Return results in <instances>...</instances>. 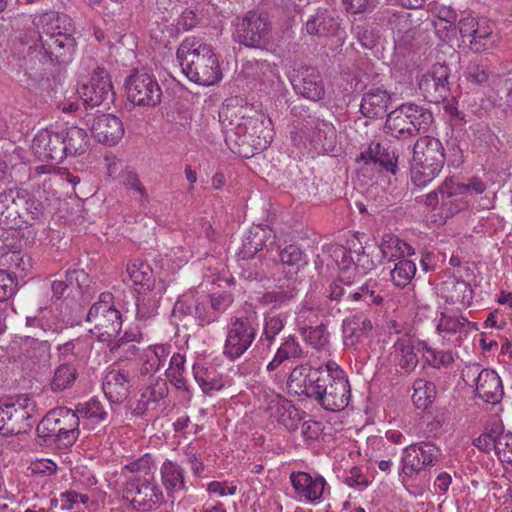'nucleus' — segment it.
Returning <instances> with one entry per match:
<instances>
[{"label": "nucleus", "mask_w": 512, "mask_h": 512, "mask_svg": "<svg viewBox=\"0 0 512 512\" xmlns=\"http://www.w3.org/2000/svg\"><path fill=\"white\" fill-rule=\"evenodd\" d=\"M288 385L295 393L314 399L331 412L342 411L351 399L347 374L335 362H328L318 369L298 366L290 373Z\"/></svg>", "instance_id": "obj_1"}, {"label": "nucleus", "mask_w": 512, "mask_h": 512, "mask_svg": "<svg viewBox=\"0 0 512 512\" xmlns=\"http://www.w3.org/2000/svg\"><path fill=\"white\" fill-rule=\"evenodd\" d=\"M35 24L39 28L40 44L29 48L31 58H38L43 64L70 62L76 45L70 17L50 11L39 16Z\"/></svg>", "instance_id": "obj_2"}, {"label": "nucleus", "mask_w": 512, "mask_h": 512, "mask_svg": "<svg viewBox=\"0 0 512 512\" xmlns=\"http://www.w3.org/2000/svg\"><path fill=\"white\" fill-rule=\"evenodd\" d=\"M176 59L184 75L196 84L210 86L222 78L217 55L212 46L200 38H185L177 49Z\"/></svg>", "instance_id": "obj_3"}, {"label": "nucleus", "mask_w": 512, "mask_h": 512, "mask_svg": "<svg viewBox=\"0 0 512 512\" xmlns=\"http://www.w3.org/2000/svg\"><path fill=\"white\" fill-rule=\"evenodd\" d=\"M445 154L439 139L425 136L419 138L413 146L411 159V181L423 188L431 183L441 172Z\"/></svg>", "instance_id": "obj_4"}, {"label": "nucleus", "mask_w": 512, "mask_h": 512, "mask_svg": "<svg viewBox=\"0 0 512 512\" xmlns=\"http://www.w3.org/2000/svg\"><path fill=\"white\" fill-rule=\"evenodd\" d=\"M258 330L259 319L255 311L230 316L225 327L223 355L230 361L239 359L252 346Z\"/></svg>", "instance_id": "obj_5"}, {"label": "nucleus", "mask_w": 512, "mask_h": 512, "mask_svg": "<svg viewBox=\"0 0 512 512\" xmlns=\"http://www.w3.org/2000/svg\"><path fill=\"white\" fill-rule=\"evenodd\" d=\"M79 414L77 411L57 407L50 410L37 426V433L41 437L50 438L59 444L69 447L78 439Z\"/></svg>", "instance_id": "obj_6"}, {"label": "nucleus", "mask_w": 512, "mask_h": 512, "mask_svg": "<svg viewBox=\"0 0 512 512\" xmlns=\"http://www.w3.org/2000/svg\"><path fill=\"white\" fill-rule=\"evenodd\" d=\"M87 322L93 325L89 331L100 342H109L118 335L122 328V316L114 304V296L103 292L89 309Z\"/></svg>", "instance_id": "obj_7"}, {"label": "nucleus", "mask_w": 512, "mask_h": 512, "mask_svg": "<svg viewBox=\"0 0 512 512\" xmlns=\"http://www.w3.org/2000/svg\"><path fill=\"white\" fill-rule=\"evenodd\" d=\"M291 140L298 148L307 144L321 152H332L336 144V129L334 125L316 116H309L290 132Z\"/></svg>", "instance_id": "obj_8"}, {"label": "nucleus", "mask_w": 512, "mask_h": 512, "mask_svg": "<svg viewBox=\"0 0 512 512\" xmlns=\"http://www.w3.org/2000/svg\"><path fill=\"white\" fill-rule=\"evenodd\" d=\"M233 39L247 48L262 49L269 44L271 22L268 17L256 11H248L237 17L233 23Z\"/></svg>", "instance_id": "obj_9"}, {"label": "nucleus", "mask_w": 512, "mask_h": 512, "mask_svg": "<svg viewBox=\"0 0 512 512\" xmlns=\"http://www.w3.org/2000/svg\"><path fill=\"white\" fill-rule=\"evenodd\" d=\"M35 403L27 395L9 398L0 404V434L13 436L28 431L32 427V413Z\"/></svg>", "instance_id": "obj_10"}, {"label": "nucleus", "mask_w": 512, "mask_h": 512, "mask_svg": "<svg viewBox=\"0 0 512 512\" xmlns=\"http://www.w3.org/2000/svg\"><path fill=\"white\" fill-rule=\"evenodd\" d=\"M440 455V449L432 442L410 444L402 450L400 474L413 477L434 466Z\"/></svg>", "instance_id": "obj_11"}, {"label": "nucleus", "mask_w": 512, "mask_h": 512, "mask_svg": "<svg viewBox=\"0 0 512 512\" xmlns=\"http://www.w3.org/2000/svg\"><path fill=\"white\" fill-rule=\"evenodd\" d=\"M128 99L138 106L154 107L161 101L162 90L156 78L148 73L135 71L126 80Z\"/></svg>", "instance_id": "obj_12"}, {"label": "nucleus", "mask_w": 512, "mask_h": 512, "mask_svg": "<svg viewBox=\"0 0 512 512\" xmlns=\"http://www.w3.org/2000/svg\"><path fill=\"white\" fill-rule=\"evenodd\" d=\"M78 93L87 107L109 105L115 96L109 74L102 67L94 69L90 79L81 85Z\"/></svg>", "instance_id": "obj_13"}, {"label": "nucleus", "mask_w": 512, "mask_h": 512, "mask_svg": "<svg viewBox=\"0 0 512 512\" xmlns=\"http://www.w3.org/2000/svg\"><path fill=\"white\" fill-rule=\"evenodd\" d=\"M289 481L298 500L313 505L321 503L330 489L325 478L318 473L293 471L289 475Z\"/></svg>", "instance_id": "obj_14"}, {"label": "nucleus", "mask_w": 512, "mask_h": 512, "mask_svg": "<svg viewBox=\"0 0 512 512\" xmlns=\"http://www.w3.org/2000/svg\"><path fill=\"white\" fill-rule=\"evenodd\" d=\"M123 493L124 498L130 500L134 507H138L143 512L157 508L164 501L163 493L156 484L137 478L127 481Z\"/></svg>", "instance_id": "obj_15"}, {"label": "nucleus", "mask_w": 512, "mask_h": 512, "mask_svg": "<svg viewBox=\"0 0 512 512\" xmlns=\"http://www.w3.org/2000/svg\"><path fill=\"white\" fill-rule=\"evenodd\" d=\"M478 325L461 314L441 312L436 319V332L443 339L460 344Z\"/></svg>", "instance_id": "obj_16"}, {"label": "nucleus", "mask_w": 512, "mask_h": 512, "mask_svg": "<svg viewBox=\"0 0 512 512\" xmlns=\"http://www.w3.org/2000/svg\"><path fill=\"white\" fill-rule=\"evenodd\" d=\"M290 81L296 94L311 101H320L324 98L325 88L323 79L314 67L301 66L294 69Z\"/></svg>", "instance_id": "obj_17"}, {"label": "nucleus", "mask_w": 512, "mask_h": 512, "mask_svg": "<svg viewBox=\"0 0 512 512\" xmlns=\"http://www.w3.org/2000/svg\"><path fill=\"white\" fill-rule=\"evenodd\" d=\"M23 190L7 189L0 192V227L2 229L21 228L29 221L21 211Z\"/></svg>", "instance_id": "obj_18"}, {"label": "nucleus", "mask_w": 512, "mask_h": 512, "mask_svg": "<svg viewBox=\"0 0 512 512\" xmlns=\"http://www.w3.org/2000/svg\"><path fill=\"white\" fill-rule=\"evenodd\" d=\"M467 374L476 376L475 391L478 398L486 403L497 404L504 395L503 384L500 376L492 369H480L479 365L469 368Z\"/></svg>", "instance_id": "obj_19"}, {"label": "nucleus", "mask_w": 512, "mask_h": 512, "mask_svg": "<svg viewBox=\"0 0 512 512\" xmlns=\"http://www.w3.org/2000/svg\"><path fill=\"white\" fill-rule=\"evenodd\" d=\"M449 68L443 64H435L422 75L418 87L423 97L429 102L444 100L449 92Z\"/></svg>", "instance_id": "obj_20"}, {"label": "nucleus", "mask_w": 512, "mask_h": 512, "mask_svg": "<svg viewBox=\"0 0 512 512\" xmlns=\"http://www.w3.org/2000/svg\"><path fill=\"white\" fill-rule=\"evenodd\" d=\"M62 140L60 131L42 129L34 136L33 153L40 161L51 165L59 164L64 160Z\"/></svg>", "instance_id": "obj_21"}, {"label": "nucleus", "mask_w": 512, "mask_h": 512, "mask_svg": "<svg viewBox=\"0 0 512 512\" xmlns=\"http://www.w3.org/2000/svg\"><path fill=\"white\" fill-rule=\"evenodd\" d=\"M356 162L365 167L382 168L392 174L397 171V157L387 143L372 141L356 158Z\"/></svg>", "instance_id": "obj_22"}, {"label": "nucleus", "mask_w": 512, "mask_h": 512, "mask_svg": "<svg viewBox=\"0 0 512 512\" xmlns=\"http://www.w3.org/2000/svg\"><path fill=\"white\" fill-rule=\"evenodd\" d=\"M91 132L98 142L114 146L123 138L125 130L118 117L112 114H101L93 118Z\"/></svg>", "instance_id": "obj_23"}, {"label": "nucleus", "mask_w": 512, "mask_h": 512, "mask_svg": "<svg viewBox=\"0 0 512 512\" xmlns=\"http://www.w3.org/2000/svg\"><path fill=\"white\" fill-rule=\"evenodd\" d=\"M270 417L282 424L289 431L296 430L302 420V411L297 409L290 401L274 396L268 405Z\"/></svg>", "instance_id": "obj_24"}, {"label": "nucleus", "mask_w": 512, "mask_h": 512, "mask_svg": "<svg viewBox=\"0 0 512 512\" xmlns=\"http://www.w3.org/2000/svg\"><path fill=\"white\" fill-rule=\"evenodd\" d=\"M457 186H459V182H455L452 178H446L439 186L441 208L447 217L465 209L470 200L464 191L456 189Z\"/></svg>", "instance_id": "obj_25"}, {"label": "nucleus", "mask_w": 512, "mask_h": 512, "mask_svg": "<svg viewBox=\"0 0 512 512\" xmlns=\"http://www.w3.org/2000/svg\"><path fill=\"white\" fill-rule=\"evenodd\" d=\"M339 28V17L328 9H318L305 23L307 34L319 37L336 35Z\"/></svg>", "instance_id": "obj_26"}, {"label": "nucleus", "mask_w": 512, "mask_h": 512, "mask_svg": "<svg viewBox=\"0 0 512 512\" xmlns=\"http://www.w3.org/2000/svg\"><path fill=\"white\" fill-rule=\"evenodd\" d=\"M441 297L448 304H460L467 308L472 304L474 291L470 284L456 277H448L440 288Z\"/></svg>", "instance_id": "obj_27"}, {"label": "nucleus", "mask_w": 512, "mask_h": 512, "mask_svg": "<svg viewBox=\"0 0 512 512\" xmlns=\"http://www.w3.org/2000/svg\"><path fill=\"white\" fill-rule=\"evenodd\" d=\"M391 352L392 362L404 373H410L418 364L413 340L408 334H402L395 340Z\"/></svg>", "instance_id": "obj_28"}, {"label": "nucleus", "mask_w": 512, "mask_h": 512, "mask_svg": "<svg viewBox=\"0 0 512 512\" xmlns=\"http://www.w3.org/2000/svg\"><path fill=\"white\" fill-rule=\"evenodd\" d=\"M129 374L124 370H110L103 381V391L110 403L123 402L130 393Z\"/></svg>", "instance_id": "obj_29"}, {"label": "nucleus", "mask_w": 512, "mask_h": 512, "mask_svg": "<svg viewBox=\"0 0 512 512\" xmlns=\"http://www.w3.org/2000/svg\"><path fill=\"white\" fill-rule=\"evenodd\" d=\"M160 476L169 497L187 491L186 472L176 461L166 459L160 467Z\"/></svg>", "instance_id": "obj_30"}, {"label": "nucleus", "mask_w": 512, "mask_h": 512, "mask_svg": "<svg viewBox=\"0 0 512 512\" xmlns=\"http://www.w3.org/2000/svg\"><path fill=\"white\" fill-rule=\"evenodd\" d=\"M334 310L335 307L326 309L311 298L304 299L296 311V324L299 331L316 326L323 321L325 314L334 315Z\"/></svg>", "instance_id": "obj_31"}, {"label": "nucleus", "mask_w": 512, "mask_h": 512, "mask_svg": "<svg viewBox=\"0 0 512 512\" xmlns=\"http://www.w3.org/2000/svg\"><path fill=\"white\" fill-rule=\"evenodd\" d=\"M21 357L28 366H45L51 357V345L47 340L27 336L21 342Z\"/></svg>", "instance_id": "obj_32"}, {"label": "nucleus", "mask_w": 512, "mask_h": 512, "mask_svg": "<svg viewBox=\"0 0 512 512\" xmlns=\"http://www.w3.org/2000/svg\"><path fill=\"white\" fill-rule=\"evenodd\" d=\"M63 138L62 150L64 159L83 155L89 149V136L86 130L78 126H69L60 131Z\"/></svg>", "instance_id": "obj_33"}, {"label": "nucleus", "mask_w": 512, "mask_h": 512, "mask_svg": "<svg viewBox=\"0 0 512 512\" xmlns=\"http://www.w3.org/2000/svg\"><path fill=\"white\" fill-rule=\"evenodd\" d=\"M389 101L390 96L385 90L380 88L370 89L362 97L360 112L366 118H381L387 112Z\"/></svg>", "instance_id": "obj_34"}, {"label": "nucleus", "mask_w": 512, "mask_h": 512, "mask_svg": "<svg viewBox=\"0 0 512 512\" xmlns=\"http://www.w3.org/2000/svg\"><path fill=\"white\" fill-rule=\"evenodd\" d=\"M58 360L59 364L55 368L50 380V388L56 393L70 389L78 377L77 364L73 361H68V359Z\"/></svg>", "instance_id": "obj_35"}, {"label": "nucleus", "mask_w": 512, "mask_h": 512, "mask_svg": "<svg viewBox=\"0 0 512 512\" xmlns=\"http://www.w3.org/2000/svg\"><path fill=\"white\" fill-rule=\"evenodd\" d=\"M93 343L90 336L79 337L57 347L58 359H68L75 364L86 359L92 351Z\"/></svg>", "instance_id": "obj_36"}, {"label": "nucleus", "mask_w": 512, "mask_h": 512, "mask_svg": "<svg viewBox=\"0 0 512 512\" xmlns=\"http://www.w3.org/2000/svg\"><path fill=\"white\" fill-rule=\"evenodd\" d=\"M61 319L52 305L40 307L36 314L26 317V326L39 328L44 332L59 333L61 331Z\"/></svg>", "instance_id": "obj_37"}, {"label": "nucleus", "mask_w": 512, "mask_h": 512, "mask_svg": "<svg viewBox=\"0 0 512 512\" xmlns=\"http://www.w3.org/2000/svg\"><path fill=\"white\" fill-rule=\"evenodd\" d=\"M401 108L408 117L414 136L428 131L434 120L429 109L414 103H404Z\"/></svg>", "instance_id": "obj_38"}, {"label": "nucleus", "mask_w": 512, "mask_h": 512, "mask_svg": "<svg viewBox=\"0 0 512 512\" xmlns=\"http://www.w3.org/2000/svg\"><path fill=\"white\" fill-rule=\"evenodd\" d=\"M298 294L294 282H289L285 287L279 286L274 290L264 292L259 298V303L271 309H281L293 302Z\"/></svg>", "instance_id": "obj_39"}, {"label": "nucleus", "mask_w": 512, "mask_h": 512, "mask_svg": "<svg viewBox=\"0 0 512 512\" xmlns=\"http://www.w3.org/2000/svg\"><path fill=\"white\" fill-rule=\"evenodd\" d=\"M382 257L388 261L401 260L414 254V248L392 233L384 234L380 243Z\"/></svg>", "instance_id": "obj_40"}, {"label": "nucleus", "mask_w": 512, "mask_h": 512, "mask_svg": "<svg viewBox=\"0 0 512 512\" xmlns=\"http://www.w3.org/2000/svg\"><path fill=\"white\" fill-rule=\"evenodd\" d=\"M283 272L288 278L296 275L306 264V256L296 245H288L279 253Z\"/></svg>", "instance_id": "obj_41"}, {"label": "nucleus", "mask_w": 512, "mask_h": 512, "mask_svg": "<svg viewBox=\"0 0 512 512\" xmlns=\"http://www.w3.org/2000/svg\"><path fill=\"white\" fill-rule=\"evenodd\" d=\"M169 354V346H149L143 353L141 374H151L164 367Z\"/></svg>", "instance_id": "obj_42"}, {"label": "nucleus", "mask_w": 512, "mask_h": 512, "mask_svg": "<svg viewBox=\"0 0 512 512\" xmlns=\"http://www.w3.org/2000/svg\"><path fill=\"white\" fill-rule=\"evenodd\" d=\"M302 352V348L294 336L284 338L273 359L267 364V370L274 371L285 361L300 358Z\"/></svg>", "instance_id": "obj_43"}, {"label": "nucleus", "mask_w": 512, "mask_h": 512, "mask_svg": "<svg viewBox=\"0 0 512 512\" xmlns=\"http://www.w3.org/2000/svg\"><path fill=\"white\" fill-rule=\"evenodd\" d=\"M168 395V387L164 380H156L153 384L144 389L141 398L134 408V414L143 415L150 403H156Z\"/></svg>", "instance_id": "obj_44"}, {"label": "nucleus", "mask_w": 512, "mask_h": 512, "mask_svg": "<svg viewBox=\"0 0 512 512\" xmlns=\"http://www.w3.org/2000/svg\"><path fill=\"white\" fill-rule=\"evenodd\" d=\"M385 127L393 137L406 139L413 137L412 126L408 122V117L402 111L401 106L387 115Z\"/></svg>", "instance_id": "obj_45"}, {"label": "nucleus", "mask_w": 512, "mask_h": 512, "mask_svg": "<svg viewBox=\"0 0 512 512\" xmlns=\"http://www.w3.org/2000/svg\"><path fill=\"white\" fill-rule=\"evenodd\" d=\"M127 274L134 286L150 290L154 285L153 271L150 265L144 261H134L127 265Z\"/></svg>", "instance_id": "obj_46"}, {"label": "nucleus", "mask_w": 512, "mask_h": 512, "mask_svg": "<svg viewBox=\"0 0 512 512\" xmlns=\"http://www.w3.org/2000/svg\"><path fill=\"white\" fill-rule=\"evenodd\" d=\"M193 375L195 381L204 393H209L213 390H220L222 388L221 380L213 367H207L201 363H195L193 365Z\"/></svg>", "instance_id": "obj_47"}, {"label": "nucleus", "mask_w": 512, "mask_h": 512, "mask_svg": "<svg viewBox=\"0 0 512 512\" xmlns=\"http://www.w3.org/2000/svg\"><path fill=\"white\" fill-rule=\"evenodd\" d=\"M76 411L77 414H79V419H87L94 424L107 421L109 416V413L104 404L95 398L78 404L76 406Z\"/></svg>", "instance_id": "obj_48"}, {"label": "nucleus", "mask_w": 512, "mask_h": 512, "mask_svg": "<svg viewBox=\"0 0 512 512\" xmlns=\"http://www.w3.org/2000/svg\"><path fill=\"white\" fill-rule=\"evenodd\" d=\"M185 362V355L174 353L170 358L169 366L165 370V374L177 389L188 391L187 380L184 376Z\"/></svg>", "instance_id": "obj_49"}, {"label": "nucleus", "mask_w": 512, "mask_h": 512, "mask_svg": "<svg viewBox=\"0 0 512 512\" xmlns=\"http://www.w3.org/2000/svg\"><path fill=\"white\" fill-rule=\"evenodd\" d=\"M492 34V27L486 21L482 20L481 24L477 26L475 32H473L466 44L476 53L483 52L492 46L494 42Z\"/></svg>", "instance_id": "obj_50"}, {"label": "nucleus", "mask_w": 512, "mask_h": 512, "mask_svg": "<svg viewBox=\"0 0 512 512\" xmlns=\"http://www.w3.org/2000/svg\"><path fill=\"white\" fill-rule=\"evenodd\" d=\"M436 395L435 384L431 381L418 379L413 384L412 401L418 409H426Z\"/></svg>", "instance_id": "obj_51"}, {"label": "nucleus", "mask_w": 512, "mask_h": 512, "mask_svg": "<svg viewBox=\"0 0 512 512\" xmlns=\"http://www.w3.org/2000/svg\"><path fill=\"white\" fill-rule=\"evenodd\" d=\"M300 333L304 341L317 350H324L329 345L330 334L324 321L316 326L300 330Z\"/></svg>", "instance_id": "obj_52"}, {"label": "nucleus", "mask_w": 512, "mask_h": 512, "mask_svg": "<svg viewBox=\"0 0 512 512\" xmlns=\"http://www.w3.org/2000/svg\"><path fill=\"white\" fill-rule=\"evenodd\" d=\"M433 16L436 18V21L433 23L437 35L441 39H445L448 34V29L457 21V14L455 10L443 5L437 6L433 10Z\"/></svg>", "instance_id": "obj_53"}, {"label": "nucleus", "mask_w": 512, "mask_h": 512, "mask_svg": "<svg viewBox=\"0 0 512 512\" xmlns=\"http://www.w3.org/2000/svg\"><path fill=\"white\" fill-rule=\"evenodd\" d=\"M65 280L69 287L68 294H72V297L83 295L88 292L91 284L90 276L83 269L67 271L65 274Z\"/></svg>", "instance_id": "obj_54"}, {"label": "nucleus", "mask_w": 512, "mask_h": 512, "mask_svg": "<svg viewBox=\"0 0 512 512\" xmlns=\"http://www.w3.org/2000/svg\"><path fill=\"white\" fill-rule=\"evenodd\" d=\"M416 273V265L409 259H401L391 270V279L397 287H406Z\"/></svg>", "instance_id": "obj_55"}, {"label": "nucleus", "mask_w": 512, "mask_h": 512, "mask_svg": "<svg viewBox=\"0 0 512 512\" xmlns=\"http://www.w3.org/2000/svg\"><path fill=\"white\" fill-rule=\"evenodd\" d=\"M421 346L426 362L433 368L448 367L454 362L453 353L450 350H437L426 342H422Z\"/></svg>", "instance_id": "obj_56"}, {"label": "nucleus", "mask_w": 512, "mask_h": 512, "mask_svg": "<svg viewBox=\"0 0 512 512\" xmlns=\"http://www.w3.org/2000/svg\"><path fill=\"white\" fill-rule=\"evenodd\" d=\"M266 234L267 231L262 228L251 231L249 236L243 241L242 249L239 252L241 258H251L261 251L265 246L264 238Z\"/></svg>", "instance_id": "obj_57"}, {"label": "nucleus", "mask_w": 512, "mask_h": 512, "mask_svg": "<svg viewBox=\"0 0 512 512\" xmlns=\"http://www.w3.org/2000/svg\"><path fill=\"white\" fill-rule=\"evenodd\" d=\"M487 65L478 62H469L465 71L464 77L466 81L471 85L481 86L487 82H491L492 78Z\"/></svg>", "instance_id": "obj_58"}, {"label": "nucleus", "mask_w": 512, "mask_h": 512, "mask_svg": "<svg viewBox=\"0 0 512 512\" xmlns=\"http://www.w3.org/2000/svg\"><path fill=\"white\" fill-rule=\"evenodd\" d=\"M285 325L286 319L283 315H266L260 339L267 341L269 345L272 344L276 336L284 329Z\"/></svg>", "instance_id": "obj_59"}, {"label": "nucleus", "mask_w": 512, "mask_h": 512, "mask_svg": "<svg viewBox=\"0 0 512 512\" xmlns=\"http://www.w3.org/2000/svg\"><path fill=\"white\" fill-rule=\"evenodd\" d=\"M376 282L375 281H367L361 287H359L356 291L350 292L348 298L352 301H363L367 305L375 304L379 305L382 303L383 298L379 294L376 293L375 290Z\"/></svg>", "instance_id": "obj_60"}, {"label": "nucleus", "mask_w": 512, "mask_h": 512, "mask_svg": "<svg viewBox=\"0 0 512 512\" xmlns=\"http://www.w3.org/2000/svg\"><path fill=\"white\" fill-rule=\"evenodd\" d=\"M118 179H120L122 185L125 186L127 189L134 190L140 195V205L143 206L148 201V192L141 183L139 176L135 170L131 169L128 166Z\"/></svg>", "instance_id": "obj_61"}, {"label": "nucleus", "mask_w": 512, "mask_h": 512, "mask_svg": "<svg viewBox=\"0 0 512 512\" xmlns=\"http://www.w3.org/2000/svg\"><path fill=\"white\" fill-rule=\"evenodd\" d=\"M352 32L363 48L373 49L378 43V31L367 23H360L355 25L352 29Z\"/></svg>", "instance_id": "obj_62"}, {"label": "nucleus", "mask_w": 512, "mask_h": 512, "mask_svg": "<svg viewBox=\"0 0 512 512\" xmlns=\"http://www.w3.org/2000/svg\"><path fill=\"white\" fill-rule=\"evenodd\" d=\"M491 86L497 92L498 97L512 107V70L503 75L494 76Z\"/></svg>", "instance_id": "obj_63"}, {"label": "nucleus", "mask_w": 512, "mask_h": 512, "mask_svg": "<svg viewBox=\"0 0 512 512\" xmlns=\"http://www.w3.org/2000/svg\"><path fill=\"white\" fill-rule=\"evenodd\" d=\"M196 304L197 296L192 293L184 294L174 304L173 317L179 320H183L186 317L194 318Z\"/></svg>", "instance_id": "obj_64"}]
</instances>
